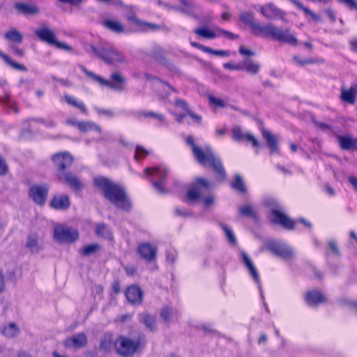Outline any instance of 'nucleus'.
<instances>
[{
	"instance_id": "1",
	"label": "nucleus",
	"mask_w": 357,
	"mask_h": 357,
	"mask_svg": "<svg viewBox=\"0 0 357 357\" xmlns=\"http://www.w3.org/2000/svg\"><path fill=\"white\" fill-rule=\"evenodd\" d=\"M93 183L116 207L126 211L131 208V202L123 187L103 176L94 178Z\"/></svg>"
},
{
	"instance_id": "2",
	"label": "nucleus",
	"mask_w": 357,
	"mask_h": 357,
	"mask_svg": "<svg viewBox=\"0 0 357 357\" xmlns=\"http://www.w3.org/2000/svg\"><path fill=\"white\" fill-rule=\"evenodd\" d=\"M146 342L145 335L140 333L121 335L114 341V350L121 357H132L144 349Z\"/></svg>"
},
{
	"instance_id": "3",
	"label": "nucleus",
	"mask_w": 357,
	"mask_h": 357,
	"mask_svg": "<svg viewBox=\"0 0 357 357\" xmlns=\"http://www.w3.org/2000/svg\"><path fill=\"white\" fill-rule=\"evenodd\" d=\"M250 31L257 36L271 37L277 41L286 43L291 45H296L298 42L289 29L283 30L271 23L263 25L258 21Z\"/></svg>"
},
{
	"instance_id": "4",
	"label": "nucleus",
	"mask_w": 357,
	"mask_h": 357,
	"mask_svg": "<svg viewBox=\"0 0 357 357\" xmlns=\"http://www.w3.org/2000/svg\"><path fill=\"white\" fill-rule=\"evenodd\" d=\"M185 141L192 147L193 154L200 164L204 166L211 167L216 172L220 174H222V164L220 160L215 158L210 148L206 147L205 149H202L201 147L196 146L191 136H188Z\"/></svg>"
},
{
	"instance_id": "5",
	"label": "nucleus",
	"mask_w": 357,
	"mask_h": 357,
	"mask_svg": "<svg viewBox=\"0 0 357 357\" xmlns=\"http://www.w3.org/2000/svg\"><path fill=\"white\" fill-rule=\"evenodd\" d=\"M81 70L84 74L90 77L95 82H97L101 85L107 86L116 91H122L125 89L126 82V78L119 73H113L111 74V81H108L102 78V77L96 75L93 72L88 70L83 66H80Z\"/></svg>"
},
{
	"instance_id": "6",
	"label": "nucleus",
	"mask_w": 357,
	"mask_h": 357,
	"mask_svg": "<svg viewBox=\"0 0 357 357\" xmlns=\"http://www.w3.org/2000/svg\"><path fill=\"white\" fill-rule=\"evenodd\" d=\"M89 50L93 54L102 59L108 64L126 63L125 56L118 50L111 47H96L92 45H89Z\"/></svg>"
},
{
	"instance_id": "7",
	"label": "nucleus",
	"mask_w": 357,
	"mask_h": 357,
	"mask_svg": "<svg viewBox=\"0 0 357 357\" xmlns=\"http://www.w3.org/2000/svg\"><path fill=\"white\" fill-rule=\"evenodd\" d=\"M265 204L271 207V220L275 224L280 225L284 228L292 229L296 221L290 219L285 213H284L281 207L278 205L277 202L273 199L266 200Z\"/></svg>"
},
{
	"instance_id": "8",
	"label": "nucleus",
	"mask_w": 357,
	"mask_h": 357,
	"mask_svg": "<svg viewBox=\"0 0 357 357\" xmlns=\"http://www.w3.org/2000/svg\"><path fill=\"white\" fill-rule=\"evenodd\" d=\"M35 34L43 42L51 45H55L59 49L71 50V47L57 40L54 31L47 26H42L34 31Z\"/></svg>"
},
{
	"instance_id": "9",
	"label": "nucleus",
	"mask_w": 357,
	"mask_h": 357,
	"mask_svg": "<svg viewBox=\"0 0 357 357\" xmlns=\"http://www.w3.org/2000/svg\"><path fill=\"white\" fill-rule=\"evenodd\" d=\"M54 238L60 243H71L79 238V232L75 229L58 225L54 229Z\"/></svg>"
},
{
	"instance_id": "10",
	"label": "nucleus",
	"mask_w": 357,
	"mask_h": 357,
	"mask_svg": "<svg viewBox=\"0 0 357 357\" xmlns=\"http://www.w3.org/2000/svg\"><path fill=\"white\" fill-rule=\"evenodd\" d=\"M212 183L204 178L198 177L187 192V198L189 201L195 202L199 200L204 193V190H209Z\"/></svg>"
},
{
	"instance_id": "11",
	"label": "nucleus",
	"mask_w": 357,
	"mask_h": 357,
	"mask_svg": "<svg viewBox=\"0 0 357 357\" xmlns=\"http://www.w3.org/2000/svg\"><path fill=\"white\" fill-rule=\"evenodd\" d=\"M144 172L158 179V181H153L152 185L158 193L167 192V190L163 188V183L167 174V170L165 167L146 168Z\"/></svg>"
},
{
	"instance_id": "12",
	"label": "nucleus",
	"mask_w": 357,
	"mask_h": 357,
	"mask_svg": "<svg viewBox=\"0 0 357 357\" xmlns=\"http://www.w3.org/2000/svg\"><path fill=\"white\" fill-rule=\"evenodd\" d=\"M268 249L280 258L288 260L293 259L294 251L289 245L280 241H270L267 245Z\"/></svg>"
},
{
	"instance_id": "13",
	"label": "nucleus",
	"mask_w": 357,
	"mask_h": 357,
	"mask_svg": "<svg viewBox=\"0 0 357 357\" xmlns=\"http://www.w3.org/2000/svg\"><path fill=\"white\" fill-rule=\"evenodd\" d=\"M241 254V261L243 264V265L246 267V268L249 271L250 275L253 278V280L255 281L256 283L258 284V289L260 293V296L263 300H264V291L261 287V283L259 278V273L257 271V269L256 268L253 261L250 259V257L248 256V255L241 250L240 252Z\"/></svg>"
},
{
	"instance_id": "14",
	"label": "nucleus",
	"mask_w": 357,
	"mask_h": 357,
	"mask_svg": "<svg viewBox=\"0 0 357 357\" xmlns=\"http://www.w3.org/2000/svg\"><path fill=\"white\" fill-rule=\"evenodd\" d=\"M261 14L268 20L281 19L282 21L287 22L285 18L286 13L282 9L278 8L273 3H268L267 4L260 6Z\"/></svg>"
},
{
	"instance_id": "15",
	"label": "nucleus",
	"mask_w": 357,
	"mask_h": 357,
	"mask_svg": "<svg viewBox=\"0 0 357 357\" xmlns=\"http://www.w3.org/2000/svg\"><path fill=\"white\" fill-rule=\"evenodd\" d=\"M49 190V186L45 185H35L29 188V195L38 205L45 203Z\"/></svg>"
},
{
	"instance_id": "16",
	"label": "nucleus",
	"mask_w": 357,
	"mask_h": 357,
	"mask_svg": "<svg viewBox=\"0 0 357 357\" xmlns=\"http://www.w3.org/2000/svg\"><path fill=\"white\" fill-rule=\"evenodd\" d=\"M88 340L83 333L73 334L63 341V346L67 349H79L85 347Z\"/></svg>"
},
{
	"instance_id": "17",
	"label": "nucleus",
	"mask_w": 357,
	"mask_h": 357,
	"mask_svg": "<svg viewBox=\"0 0 357 357\" xmlns=\"http://www.w3.org/2000/svg\"><path fill=\"white\" fill-rule=\"evenodd\" d=\"M24 248L31 255H37L43 249L42 241L36 233L29 234L24 243Z\"/></svg>"
},
{
	"instance_id": "18",
	"label": "nucleus",
	"mask_w": 357,
	"mask_h": 357,
	"mask_svg": "<svg viewBox=\"0 0 357 357\" xmlns=\"http://www.w3.org/2000/svg\"><path fill=\"white\" fill-rule=\"evenodd\" d=\"M52 160L59 173H63L66 168L71 166L73 158L68 152L66 151L54 154L52 156Z\"/></svg>"
},
{
	"instance_id": "19",
	"label": "nucleus",
	"mask_w": 357,
	"mask_h": 357,
	"mask_svg": "<svg viewBox=\"0 0 357 357\" xmlns=\"http://www.w3.org/2000/svg\"><path fill=\"white\" fill-rule=\"evenodd\" d=\"M138 252L144 259L151 261L155 259L157 248L149 243H141L138 247Z\"/></svg>"
},
{
	"instance_id": "20",
	"label": "nucleus",
	"mask_w": 357,
	"mask_h": 357,
	"mask_svg": "<svg viewBox=\"0 0 357 357\" xmlns=\"http://www.w3.org/2000/svg\"><path fill=\"white\" fill-rule=\"evenodd\" d=\"M225 68H229V69H241L245 70L248 73L256 75L259 69H260V65L256 63H254L252 60L247 59L243 61L239 67H233V66L229 63H225Z\"/></svg>"
},
{
	"instance_id": "21",
	"label": "nucleus",
	"mask_w": 357,
	"mask_h": 357,
	"mask_svg": "<svg viewBox=\"0 0 357 357\" xmlns=\"http://www.w3.org/2000/svg\"><path fill=\"white\" fill-rule=\"evenodd\" d=\"M62 177L73 190H81L84 188L82 182L71 172L59 173V179H61Z\"/></svg>"
},
{
	"instance_id": "22",
	"label": "nucleus",
	"mask_w": 357,
	"mask_h": 357,
	"mask_svg": "<svg viewBox=\"0 0 357 357\" xmlns=\"http://www.w3.org/2000/svg\"><path fill=\"white\" fill-rule=\"evenodd\" d=\"M126 296L128 301L134 305H139L143 298V292L137 286H131L128 288Z\"/></svg>"
},
{
	"instance_id": "23",
	"label": "nucleus",
	"mask_w": 357,
	"mask_h": 357,
	"mask_svg": "<svg viewBox=\"0 0 357 357\" xmlns=\"http://www.w3.org/2000/svg\"><path fill=\"white\" fill-rule=\"evenodd\" d=\"M233 138L237 141H243L246 139L248 142L252 143L253 147H258L260 146V144L257 141V139L249 132L243 133L241 130L236 127L234 128L232 130Z\"/></svg>"
},
{
	"instance_id": "24",
	"label": "nucleus",
	"mask_w": 357,
	"mask_h": 357,
	"mask_svg": "<svg viewBox=\"0 0 357 357\" xmlns=\"http://www.w3.org/2000/svg\"><path fill=\"white\" fill-rule=\"evenodd\" d=\"M70 205V199L66 195L54 196L50 202V206L56 210H66Z\"/></svg>"
},
{
	"instance_id": "25",
	"label": "nucleus",
	"mask_w": 357,
	"mask_h": 357,
	"mask_svg": "<svg viewBox=\"0 0 357 357\" xmlns=\"http://www.w3.org/2000/svg\"><path fill=\"white\" fill-rule=\"evenodd\" d=\"M340 147L347 151L357 149V139L349 136H337Z\"/></svg>"
},
{
	"instance_id": "26",
	"label": "nucleus",
	"mask_w": 357,
	"mask_h": 357,
	"mask_svg": "<svg viewBox=\"0 0 357 357\" xmlns=\"http://www.w3.org/2000/svg\"><path fill=\"white\" fill-rule=\"evenodd\" d=\"M263 137L266 140L267 146L269 148L271 153H275L278 151V140L276 137L272 134L270 131L262 128L261 130Z\"/></svg>"
},
{
	"instance_id": "27",
	"label": "nucleus",
	"mask_w": 357,
	"mask_h": 357,
	"mask_svg": "<svg viewBox=\"0 0 357 357\" xmlns=\"http://www.w3.org/2000/svg\"><path fill=\"white\" fill-rule=\"evenodd\" d=\"M102 24L108 30L116 33H122L125 32L124 26L118 20L107 19L102 22Z\"/></svg>"
},
{
	"instance_id": "28",
	"label": "nucleus",
	"mask_w": 357,
	"mask_h": 357,
	"mask_svg": "<svg viewBox=\"0 0 357 357\" xmlns=\"http://www.w3.org/2000/svg\"><path fill=\"white\" fill-rule=\"evenodd\" d=\"M306 303L309 305H316L324 301L323 294L318 291H308L305 295Z\"/></svg>"
},
{
	"instance_id": "29",
	"label": "nucleus",
	"mask_w": 357,
	"mask_h": 357,
	"mask_svg": "<svg viewBox=\"0 0 357 357\" xmlns=\"http://www.w3.org/2000/svg\"><path fill=\"white\" fill-rule=\"evenodd\" d=\"M231 188L241 195H245L248 189L244 183L243 177L239 174H236L234 180L230 183Z\"/></svg>"
},
{
	"instance_id": "30",
	"label": "nucleus",
	"mask_w": 357,
	"mask_h": 357,
	"mask_svg": "<svg viewBox=\"0 0 357 357\" xmlns=\"http://www.w3.org/2000/svg\"><path fill=\"white\" fill-rule=\"evenodd\" d=\"M15 8L24 15H36L39 13V8L33 4L17 3Z\"/></svg>"
},
{
	"instance_id": "31",
	"label": "nucleus",
	"mask_w": 357,
	"mask_h": 357,
	"mask_svg": "<svg viewBox=\"0 0 357 357\" xmlns=\"http://www.w3.org/2000/svg\"><path fill=\"white\" fill-rule=\"evenodd\" d=\"M341 100L348 104L353 105L356 102V94L355 90L353 87H350L349 89H341Z\"/></svg>"
},
{
	"instance_id": "32",
	"label": "nucleus",
	"mask_w": 357,
	"mask_h": 357,
	"mask_svg": "<svg viewBox=\"0 0 357 357\" xmlns=\"http://www.w3.org/2000/svg\"><path fill=\"white\" fill-rule=\"evenodd\" d=\"M139 320L150 331H154L156 328L155 318L147 313H143L139 315Z\"/></svg>"
},
{
	"instance_id": "33",
	"label": "nucleus",
	"mask_w": 357,
	"mask_h": 357,
	"mask_svg": "<svg viewBox=\"0 0 357 357\" xmlns=\"http://www.w3.org/2000/svg\"><path fill=\"white\" fill-rule=\"evenodd\" d=\"M96 234L101 238L109 240L112 239V233L110 229L107 225L104 223L97 225L96 228Z\"/></svg>"
},
{
	"instance_id": "34",
	"label": "nucleus",
	"mask_w": 357,
	"mask_h": 357,
	"mask_svg": "<svg viewBox=\"0 0 357 357\" xmlns=\"http://www.w3.org/2000/svg\"><path fill=\"white\" fill-rule=\"evenodd\" d=\"M288 1H290L291 3H293L294 6H296L298 9L303 10L306 15L310 16L311 18L314 21H315V22L320 21V17L317 14H316L315 13L312 11L308 8L304 6L303 4L302 3H301L299 1H298V0H288Z\"/></svg>"
},
{
	"instance_id": "35",
	"label": "nucleus",
	"mask_w": 357,
	"mask_h": 357,
	"mask_svg": "<svg viewBox=\"0 0 357 357\" xmlns=\"http://www.w3.org/2000/svg\"><path fill=\"white\" fill-rule=\"evenodd\" d=\"M5 38L12 43H22L23 40V35L15 29H11L5 33Z\"/></svg>"
},
{
	"instance_id": "36",
	"label": "nucleus",
	"mask_w": 357,
	"mask_h": 357,
	"mask_svg": "<svg viewBox=\"0 0 357 357\" xmlns=\"http://www.w3.org/2000/svg\"><path fill=\"white\" fill-rule=\"evenodd\" d=\"M64 98H65L66 102L68 105L79 109L83 113H85V114L86 113V112H87L86 107L82 101L79 100L76 98H75L72 96L68 95V94H66L64 96Z\"/></svg>"
},
{
	"instance_id": "37",
	"label": "nucleus",
	"mask_w": 357,
	"mask_h": 357,
	"mask_svg": "<svg viewBox=\"0 0 357 357\" xmlns=\"http://www.w3.org/2000/svg\"><path fill=\"white\" fill-rule=\"evenodd\" d=\"M77 127L82 132H88L89 130H95L98 133L101 132V129L100 126L91 121H79L77 123Z\"/></svg>"
},
{
	"instance_id": "38",
	"label": "nucleus",
	"mask_w": 357,
	"mask_h": 357,
	"mask_svg": "<svg viewBox=\"0 0 357 357\" xmlns=\"http://www.w3.org/2000/svg\"><path fill=\"white\" fill-rule=\"evenodd\" d=\"M1 333L5 337L12 338L19 333V328L15 323H10L2 328Z\"/></svg>"
},
{
	"instance_id": "39",
	"label": "nucleus",
	"mask_w": 357,
	"mask_h": 357,
	"mask_svg": "<svg viewBox=\"0 0 357 357\" xmlns=\"http://www.w3.org/2000/svg\"><path fill=\"white\" fill-rule=\"evenodd\" d=\"M0 57L13 68L20 71H27V68L24 65L15 62L10 57L1 51Z\"/></svg>"
},
{
	"instance_id": "40",
	"label": "nucleus",
	"mask_w": 357,
	"mask_h": 357,
	"mask_svg": "<svg viewBox=\"0 0 357 357\" xmlns=\"http://www.w3.org/2000/svg\"><path fill=\"white\" fill-rule=\"evenodd\" d=\"M194 32L199 36L206 39H213L216 37V34L213 30L205 26L197 28L195 29Z\"/></svg>"
},
{
	"instance_id": "41",
	"label": "nucleus",
	"mask_w": 357,
	"mask_h": 357,
	"mask_svg": "<svg viewBox=\"0 0 357 357\" xmlns=\"http://www.w3.org/2000/svg\"><path fill=\"white\" fill-rule=\"evenodd\" d=\"M100 349L105 352H110L114 349V341H112V335H107L101 340Z\"/></svg>"
},
{
	"instance_id": "42",
	"label": "nucleus",
	"mask_w": 357,
	"mask_h": 357,
	"mask_svg": "<svg viewBox=\"0 0 357 357\" xmlns=\"http://www.w3.org/2000/svg\"><path fill=\"white\" fill-rule=\"evenodd\" d=\"M101 250V245L98 243H93L84 247L80 252L82 256L89 257Z\"/></svg>"
},
{
	"instance_id": "43",
	"label": "nucleus",
	"mask_w": 357,
	"mask_h": 357,
	"mask_svg": "<svg viewBox=\"0 0 357 357\" xmlns=\"http://www.w3.org/2000/svg\"><path fill=\"white\" fill-rule=\"evenodd\" d=\"M240 19L243 23L250 26V30L258 22V20L255 18L252 13H243L240 16Z\"/></svg>"
},
{
	"instance_id": "44",
	"label": "nucleus",
	"mask_w": 357,
	"mask_h": 357,
	"mask_svg": "<svg viewBox=\"0 0 357 357\" xmlns=\"http://www.w3.org/2000/svg\"><path fill=\"white\" fill-rule=\"evenodd\" d=\"M239 213L245 217L255 218L256 213L251 205H245L238 208Z\"/></svg>"
},
{
	"instance_id": "45",
	"label": "nucleus",
	"mask_w": 357,
	"mask_h": 357,
	"mask_svg": "<svg viewBox=\"0 0 357 357\" xmlns=\"http://www.w3.org/2000/svg\"><path fill=\"white\" fill-rule=\"evenodd\" d=\"M174 316V310L168 307H165L162 309L160 317L165 322H169L172 320Z\"/></svg>"
},
{
	"instance_id": "46",
	"label": "nucleus",
	"mask_w": 357,
	"mask_h": 357,
	"mask_svg": "<svg viewBox=\"0 0 357 357\" xmlns=\"http://www.w3.org/2000/svg\"><path fill=\"white\" fill-rule=\"evenodd\" d=\"M225 234L227 238L229 244L231 245L232 246H236L237 239L232 229L225 226Z\"/></svg>"
},
{
	"instance_id": "47",
	"label": "nucleus",
	"mask_w": 357,
	"mask_h": 357,
	"mask_svg": "<svg viewBox=\"0 0 357 357\" xmlns=\"http://www.w3.org/2000/svg\"><path fill=\"white\" fill-rule=\"evenodd\" d=\"M313 123L315 126L321 130L329 132L331 133H335L333 126L330 124H326L319 121H314Z\"/></svg>"
},
{
	"instance_id": "48",
	"label": "nucleus",
	"mask_w": 357,
	"mask_h": 357,
	"mask_svg": "<svg viewBox=\"0 0 357 357\" xmlns=\"http://www.w3.org/2000/svg\"><path fill=\"white\" fill-rule=\"evenodd\" d=\"M338 2L351 10H357L356 0H337Z\"/></svg>"
},
{
	"instance_id": "49",
	"label": "nucleus",
	"mask_w": 357,
	"mask_h": 357,
	"mask_svg": "<svg viewBox=\"0 0 357 357\" xmlns=\"http://www.w3.org/2000/svg\"><path fill=\"white\" fill-rule=\"evenodd\" d=\"M151 56L156 61L162 62L165 59L164 51L161 48L157 47L151 52Z\"/></svg>"
},
{
	"instance_id": "50",
	"label": "nucleus",
	"mask_w": 357,
	"mask_h": 357,
	"mask_svg": "<svg viewBox=\"0 0 357 357\" xmlns=\"http://www.w3.org/2000/svg\"><path fill=\"white\" fill-rule=\"evenodd\" d=\"M142 115L144 117H152V118H154V119H157L158 121H160V122H161L162 123H166L165 118V116L162 114L155 113V112H144L142 114Z\"/></svg>"
},
{
	"instance_id": "51",
	"label": "nucleus",
	"mask_w": 357,
	"mask_h": 357,
	"mask_svg": "<svg viewBox=\"0 0 357 357\" xmlns=\"http://www.w3.org/2000/svg\"><path fill=\"white\" fill-rule=\"evenodd\" d=\"M149 154V151L145 149L143 146H137L135 148V158L136 160L138 158H144Z\"/></svg>"
},
{
	"instance_id": "52",
	"label": "nucleus",
	"mask_w": 357,
	"mask_h": 357,
	"mask_svg": "<svg viewBox=\"0 0 357 357\" xmlns=\"http://www.w3.org/2000/svg\"><path fill=\"white\" fill-rule=\"evenodd\" d=\"M8 172V167L4 158L0 155V176H5Z\"/></svg>"
},
{
	"instance_id": "53",
	"label": "nucleus",
	"mask_w": 357,
	"mask_h": 357,
	"mask_svg": "<svg viewBox=\"0 0 357 357\" xmlns=\"http://www.w3.org/2000/svg\"><path fill=\"white\" fill-rule=\"evenodd\" d=\"M190 45L192 47H197V48H198V49H199L202 51L205 52H208V53L211 54L212 52H213V49H211L210 47H206V46H204L203 45H201L199 43H197L196 42L191 41L190 42Z\"/></svg>"
},
{
	"instance_id": "54",
	"label": "nucleus",
	"mask_w": 357,
	"mask_h": 357,
	"mask_svg": "<svg viewBox=\"0 0 357 357\" xmlns=\"http://www.w3.org/2000/svg\"><path fill=\"white\" fill-rule=\"evenodd\" d=\"M176 257V252L173 250L170 249L167 251L166 252V259L167 261H168L170 263H174Z\"/></svg>"
},
{
	"instance_id": "55",
	"label": "nucleus",
	"mask_w": 357,
	"mask_h": 357,
	"mask_svg": "<svg viewBox=\"0 0 357 357\" xmlns=\"http://www.w3.org/2000/svg\"><path fill=\"white\" fill-rule=\"evenodd\" d=\"M208 100L211 105L216 106V107H223V102L221 99H218L215 98L214 96L210 95L208 96Z\"/></svg>"
},
{
	"instance_id": "56",
	"label": "nucleus",
	"mask_w": 357,
	"mask_h": 357,
	"mask_svg": "<svg viewBox=\"0 0 357 357\" xmlns=\"http://www.w3.org/2000/svg\"><path fill=\"white\" fill-rule=\"evenodd\" d=\"M205 208H209L215 203V197L213 195H210L203 199Z\"/></svg>"
},
{
	"instance_id": "57",
	"label": "nucleus",
	"mask_w": 357,
	"mask_h": 357,
	"mask_svg": "<svg viewBox=\"0 0 357 357\" xmlns=\"http://www.w3.org/2000/svg\"><path fill=\"white\" fill-rule=\"evenodd\" d=\"M37 121H39L47 128H54L56 126V123L52 119H38Z\"/></svg>"
},
{
	"instance_id": "58",
	"label": "nucleus",
	"mask_w": 357,
	"mask_h": 357,
	"mask_svg": "<svg viewBox=\"0 0 357 357\" xmlns=\"http://www.w3.org/2000/svg\"><path fill=\"white\" fill-rule=\"evenodd\" d=\"M294 59L298 64L301 66L313 63L312 59H302L299 56H294Z\"/></svg>"
},
{
	"instance_id": "59",
	"label": "nucleus",
	"mask_w": 357,
	"mask_h": 357,
	"mask_svg": "<svg viewBox=\"0 0 357 357\" xmlns=\"http://www.w3.org/2000/svg\"><path fill=\"white\" fill-rule=\"evenodd\" d=\"M175 105L180 107L185 112L189 110L187 102L183 100L176 99L175 101Z\"/></svg>"
},
{
	"instance_id": "60",
	"label": "nucleus",
	"mask_w": 357,
	"mask_h": 357,
	"mask_svg": "<svg viewBox=\"0 0 357 357\" xmlns=\"http://www.w3.org/2000/svg\"><path fill=\"white\" fill-rule=\"evenodd\" d=\"M328 245H329L330 248L331 249V250L333 251V252L335 255H336L337 256H340V251L338 250L337 245L336 243L334 241H330L328 242Z\"/></svg>"
},
{
	"instance_id": "61",
	"label": "nucleus",
	"mask_w": 357,
	"mask_h": 357,
	"mask_svg": "<svg viewBox=\"0 0 357 357\" xmlns=\"http://www.w3.org/2000/svg\"><path fill=\"white\" fill-rule=\"evenodd\" d=\"M325 13L328 16L332 22L336 20V13L334 10L331 8H327L324 10Z\"/></svg>"
},
{
	"instance_id": "62",
	"label": "nucleus",
	"mask_w": 357,
	"mask_h": 357,
	"mask_svg": "<svg viewBox=\"0 0 357 357\" xmlns=\"http://www.w3.org/2000/svg\"><path fill=\"white\" fill-rule=\"evenodd\" d=\"M96 112H98V114H104L107 116H109V117H112L113 115H114V113L112 110H109V109H100V108H98V107H96L95 108Z\"/></svg>"
},
{
	"instance_id": "63",
	"label": "nucleus",
	"mask_w": 357,
	"mask_h": 357,
	"mask_svg": "<svg viewBox=\"0 0 357 357\" xmlns=\"http://www.w3.org/2000/svg\"><path fill=\"white\" fill-rule=\"evenodd\" d=\"M239 52H240V54H241L243 55H245V56H253V55H255V53L252 51H251L250 50H247V49H245L243 46H241L239 48Z\"/></svg>"
},
{
	"instance_id": "64",
	"label": "nucleus",
	"mask_w": 357,
	"mask_h": 357,
	"mask_svg": "<svg viewBox=\"0 0 357 357\" xmlns=\"http://www.w3.org/2000/svg\"><path fill=\"white\" fill-rule=\"evenodd\" d=\"M351 51L357 53V38L349 42Z\"/></svg>"
}]
</instances>
